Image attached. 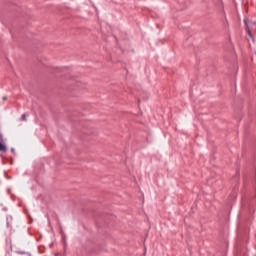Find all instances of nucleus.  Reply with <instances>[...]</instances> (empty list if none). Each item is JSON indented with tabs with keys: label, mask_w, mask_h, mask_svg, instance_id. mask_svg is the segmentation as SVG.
<instances>
[{
	"label": "nucleus",
	"mask_w": 256,
	"mask_h": 256,
	"mask_svg": "<svg viewBox=\"0 0 256 256\" xmlns=\"http://www.w3.org/2000/svg\"><path fill=\"white\" fill-rule=\"evenodd\" d=\"M0 151H2L3 153L7 151V146H5V144H3L2 142H0Z\"/></svg>",
	"instance_id": "f257e3e1"
},
{
	"label": "nucleus",
	"mask_w": 256,
	"mask_h": 256,
	"mask_svg": "<svg viewBox=\"0 0 256 256\" xmlns=\"http://www.w3.org/2000/svg\"><path fill=\"white\" fill-rule=\"evenodd\" d=\"M244 23L247 27L248 35H251V29H249V25H247V20H244Z\"/></svg>",
	"instance_id": "f03ea898"
},
{
	"label": "nucleus",
	"mask_w": 256,
	"mask_h": 256,
	"mask_svg": "<svg viewBox=\"0 0 256 256\" xmlns=\"http://www.w3.org/2000/svg\"><path fill=\"white\" fill-rule=\"evenodd\" d=\"M21 119H22V121H25V120H26L25 114H23V115L21 116Z\"/></svg>",
	"instance_id": "7ed1b4c3"
},
{
	"label": "nucleus",
	"mask_w": 256,
	"mask_h": 256,
	"mask_svg": "<svg viewBox=\"0 0 256 256\" xmlns=\"http://www.w3.org/2000/svg\"><path fill=\"white\" fill-rule=\"evenodd\" d=\"M3 100L6 101V100H7V97H4Z\"/></svg>",
	"instance_id": "20e7f679"
},
{
	"label": "nucleus",
	"mask_w": 256,
	"mask_h": 256,
	"mask_svg": "<svg viewBox=\"0 0 256 256\" xmlns=\"http://www.w3.org/2000/svg\"><path fill=\"white\" fill-rule=\"evenodd\" d=\"M253 25H256V22H253Z\"/></svg>",
	"instance_id": "39448f33"
},
{
	"label": "nucleus",
	"mask_w": 256,
	"mask_h": 256,
	"mask_svg": "<svg viewBox=\"0 0 256 256\" xmlns=\"http://www.w3.org/2000/svg\"><path fill=\"white\" fill-rule=\"evenodd\" d=\"M0 139H2V136H1V134H0Z\"/></svg>",
	"instance_id": "423d86ee"
}]
</instances>
